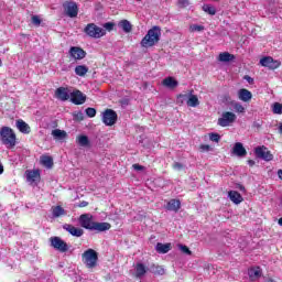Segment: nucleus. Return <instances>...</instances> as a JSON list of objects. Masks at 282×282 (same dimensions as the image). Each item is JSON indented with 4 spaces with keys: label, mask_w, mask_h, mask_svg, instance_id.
I'll return each mask as SVG.
<instances>
[{
    "label": "nucleus",
    "mask_w": 282,
    "mask_h": 282,
    "mask_svg": "<svg viewBox=\"0 0 282 282\" xmlns=\"http://www.w3.org/2000/svg\"><path fill=\"white\" fill-rule=\"evenodd\" d=\"M79 224L82 228H86V230H96L97 232H105L111 229V224L93 221L88 214H83L79 217Z\"/></svg>",
    "instance_id": "f257e3e1"
},
{
    "label": "nucleus",
    "mask_w": 282,
    "mask_h": 282,
    "mask_svg": "<svg viewBox=\"0 0 282 282\" xmlns=\"http://www.w3.org/2000/svg\"><path fill=\"white\" fill-rule=\"evenodd\" d=\"M0 140L7 149H14L17 147V134L10 127H2L0 129Z\"/></svg>",
    "instance_id": "f03ea898"
},
{
    "label": "nucleus",
    "mask_w": 282,
    "mask_h": 282,
    "mask_svg": "<svg viewBox=\"0 0 282 282\" xmlns=\"http://www.w3.org/2000/svg\"><path fill=\"white\" fill-rule=\"evenodd\" d=\"M160 36H162V30L160 29V26H153L148 31L145 36L142 39V47H153L155 43L160 42Z\"/></svg>",
    "instance_id": "7ed1b4c3"
},
{
    "label": "nucleus",
    "mask_w": 282,
    "mask_h": 282,
    "mask_svg": "<svg viewBox=\"0 0 282 282\" xmlns=\"http://www.w3.org/2000/svg\"><path fill=\"white\" fill-rule=\"evenodd\" d=\"M84 32L85 34H87V36H90V39H102V36L107 34V31H105V29L94 23L87 24L84 29Z\"/></svg>",
    "instance_id": "20e7f679"
},
{
    "label": "nucleus",
    "mask_w": 282,
    "mask_h": 282,
    "mask_svg": "<svg viewBox=\"0 0 282 282\" xmlns=\"http://www.w3.org/2000/svg\"><path fill=\"white\" fill-rule=\"evenodd\" d=\"M83 261L87 268H96L98 263V253L94 249H88L83 253Z\"/></svg>",
    "instance_id": "39448f33"
},
{
    "label": "nucleus",
    "mask_w": 282,
    "mask_h": 282,
    "mask_svg": "<svg viewBox=\"0 0 282 282\" xmlns=\"http://www.w3.org/2000/svg\"><path fill=\"white\" fill-rule=\"evenodd\" d=\"M64 14L69 19H76L78 17V4L74 1H66L63 3Z\"/></svg>",
    "instance_id": "423d86ee"
},
{
    "label": "nucleus",
    "mask_w": 282,
    "mask_h": 282,
    "mask_svg": "<svg viewBox=\"0 0 282 282\" xmlns=\"http://www.w3.org/2000/svg\"><path fill=\"white\" fill-rule=\"evenodd\" d=\"M102 122L106 127H113V124L118 122V113L112 109H107L102 112Z\"/></svg>",
    "instance_id": "0eeeda50"
},
{
    "label": "nucleus",
    "mask_w": 282,
    "mask_h": 282,
    "mask_svg": "<svg viewBox=\"0 0 282 282\" xmlns=\"http://www.w3.org/2000/svg\"><path fill=\"white\" fill-rule=\"evenodd\" d=\"M237 120V115L230 111L223 112L221 117L218 119L219 127H230Z\"/></svg>",
    "instance_id": "6e6552de"
},
{
    "label": "nucleus",
    "mask_w": 282,
    "mask_h": 282,
    "mask_svg": "<svg viewBox=\"0 0 282 282\" xmlns=\"http://www.w3.org/2000/svg\"><path fill=\"white\" fill-rule=\"evenodd\" d=\"M52 248L58 250V252H67L69 246L65 240H62L61 237H51L50 239Z\"/></svg>",
    "instance_id": "1a4fd4ad"
},
{
    "label": "nucleus",
    "mask_w": 282,
    "mask_h": 282,
    "mask_svg": "<svg viewBox=\"0 0 282 282\" xmlns=\"http://www.w3.org/2000/svg\"><path fill=\"white\" fill-rule=\"evenodd\" d=\"M256 158H259L260 160H264V162H271L273 159L272 153L265 148L264 145L262 147H257L254 149Z\"/></svg>",
    "instance_id": "9d476101"
},
{
    "label": "nucleus",
    "mask_w": 282,
    "mask_h": 282,
    "mask_svg": "<svg viewBox=\"0 0 282 282\" xmlns=\"http://www.w3.org/2000/svg\"><path fill=\"white\" fill-rule=\"evenodd\" d=\"M260 65L268 67V69H279L281 61L267 56L260 59Z\"/></svg>",
    "instance_id": "9b49d317"
},
{
    "label": "nucleus",
    "mask_w": 282,
    "mask_h": 282,
    "mask_svg": "<svg viewBox=\"0 0 282 282\" xmlns=\"http://www.w3.org/2000/svg\"><path fill=\"white\" fill-rule=\"evenodd\" d=\"M69 99L73 105H85L87 96H85L80 90H74L70 93Z\"/></svg>",
    "instance_id": "f8f14e48"
},
{
    "label": "nucleus",
    "mask_w": 282,
    "mask_h": 282,
    "mask_svg": "<svg viewBox=\"0 0 282 282\" xmlns=\"http://www.w3.org/2000/svg\"><path fill=\"white\" fill-rule=\"evenodd\" d=\"M69 56L74 58V61H83V58L87 56V53L78 46H73L69 48Z\"/></svg>",
    "instance_id": "ddd939ff"
},
{
    "label": "nucleus",
    "mask_w": 282,
    "mask_h": 282,
    "mask_svg": "<svg viewBox=\"0 0 282 282\" xmlns=\"http://www.w3.org/2000/svg\"><path fill=\"white\" fill-rule=\"evenodd\" d=\"M70 94L72 93H69V88L58 87L55 90V98H57V100H61L62 102H66V100H69Z\"/></svg>",
    "instance_id": "4468645a"
},
{
    "label": "nucleus",
    "mask_w": 282,
    "mask_h": 282,
    "mask_svg": "<svg viewBox=\"0 0 282 282\" xmlns=\"http://www.w3.org/2000/svg\"><path fill=\"white\" fill-rule=\"evenodd\" d=\"M26 175V182L29 184H36V182H39V180H41V172H39V170H28L25 172Z\"/></svg>",
    "instance_id": "2eb2a0df"
},
{
    "label": "nucleus",
    "mask_w": 282,
    "mask_h": 282,
    "mask_svg": "<svg viewBox=\"0 0 282 282\" xmlns=\"http://www.w3.org/2000/svg\"><path fill=\"white\" fill-rule=\"evenodd\" d=\"M232 155H237V158H246L248 155V151H246V148H243V143L241 142H236L232 151Z\"/></svg>",
    "instance_id": "dca6fc26"
},
{
    "label": "nucleus",
    "mask_w": 282,
    "mask_h": 282,
    "mask_svg": "<svg viewBox=\"0 0 282 282\" xmlns=\"http://www.w3.org/2000/svg\"><path fill=\"white\" fill-rule=\"evenodd\" d=\"M64 230H66V232H69V235H72L73 237H83L84 235V230L78 228V227H75L73 225H69V224H65L63 226Z\"/></svg>",
    "instance_id": "f3484780"
},
{
    "label": "nucleus",
    "mask_w": 282,
    "mask_h": 282,
    "mask_svg": "<svg viewBox=\"0 0 282 282\" xmlns=\"http://www.w3.org/2000/svg\"><path fill=\"white\" fill-rule=\"evenodd\" d=\"M238 98L242 102H250L252 100V93L246 88H241L238 90Z\"/></svg>",
    "instance_id": "a211bd4d"
},
{
    "label": "nucleus",
    "mask_w": 282,
    "mask_h": 282,
    "mask_svg": "<svg viewBox=\"0 0 282 282\" xmlns=\"http://www.w3.org/2000/svg\"><path fill=\"white\" fill-rule=\"evenodd\" d=\"M228 197L234 204H241V202H243V197L237 191H230Z\"/></svg>",
    "instance_id": "6ab92c4d"
},
{
    "label": "nucleus",
    "mask_w": 282,
    "mask_h": 282,
    "mask_svg": "<svg viewBox=\"0 0 282 282\" xmlns=\"http://www.w3.org/2000/svg\"><path fill=\"white\" fill-rule=\"evenodd\" d=\"M162 85L167 87V89H175L180 83H177V80L173 77H166L163 79Z\"/></svg>",
    "instance_id": "aec40b11"
},
{
    "label": "nucleus",
    "mask_w": 282,
    "mask_h": 282,
    "mask_svg": "<svg viewBox=\"0 0 282 282\" xmlns=\"http://www.w3.org/2000/svg\"><path fill=\"white\" fill-rule=\"evenodd\" d=\"M118 28H120V30H122L126 34H129V32L133 30V26L131 25V22H129V20L119 21Z\"/></svg>",
    "instance_id": "412c9836"
},
{
    "label": "nucleus",
    "mask_w": 282,
    "mask_h": 282,
    "mask_svg": "<svg viewBox=\"0 0 282 282\" xmlns=\"http://www.w3.org/2000/svg\"><path fill=\"white\" fill-rule=\"evenodd\" d=\"M17 129H19V131L21 133H30L31 129H30V124L25 123V121H23V119H19L17 121Z\"/></svg>",
    "instance_id": "4be33fe9"
},
{
    "label": "nucleus",
    "mask_w": 282,
    "mask_h": 282,
    "mask_svg": "<svg viewBox=\"0 0 282 282\" xmlns=\"http://www.w3.org/2000/svg\"><path fill=\"white\" fill-rule=\"evenodd\" d=\"M182 206V203L177 199H171L167 205L166 209L172 210L173 213H177L180 210V207Z\"/></svg>",
    "instance_id": "5701e85b"
},
{
    "label": "nucleus",
    "mask_w": 282,
    "mask_h": 282,
    "mask_svg": "<svg viewBox=\"0 0 282 282\" xmlns=\"http://www.w3.org/2000/svg\"><path fill=\"white\" fill-rule=\"evenodd\" d=\"M51 135H53L54 140H65V138H67V132L65 130L55 129L52 130Z\"/></svg>",
    "instance_id": "b1692460"
},
{
    "label": "nucleus",
    "mask_w": 282,
    "mask_h": 282,
    "mask_svg": "<svg viewBox=\"0 0 282 282\" xmlns=\"http://www.w3.org/2000/svg\"><path fill=\"white\" fill-rule=\"evenodd\" d=\"M134 271H135V278L142 279V276L147 274V267H144V264L142 263H137Z\"/></svg>",
    "instance_id": "393cba45"
},
{
    "label": "nucleus",
    "mask_w": 282,
    "mask_h": 282,
    "mask_svg": "<svg viewBox=\"0 0 282 282\" xmlns=\"http://www.w3.org/2000/svg\"><path fill=\"white\" fill-rule=\"evenodd\" d=\"M156 252L159 254H166L171 250V243H161L159 242L155 247Z\"/></svg>",
    "instance_id": "a878e982"
},
{
    "label": "nucleus",
    "mask_w": 282,
    "mask_h": 282,
    "mask_svg": "<svg viewBox=\"0 0 282 282\" xmlns=\"http://www.w3.org/2000/svg\"><path fill=\"white\" fill-rule=\"evenodd\" d=\"M218 61H220V63H230V61H235V55L228 52H223L219 54Z\"/></svg>",
    "instance_id": "bb28decb"
},
{
    "label": "nucleus",
    "mask_w": 282,
    "mask_h": 282,
    "mask_svg": "<svg viewBox=\"0 0 282 282\" xmlns=\"http://www.w3.org/2000/svg\"><path fill=\"white\" fill-rule=\"evenodd\" d=\"M52 215L54 219H57V217H63V215H67L65 209L61 206H54L52 207Z\"/></svg>",
    "instance_id": "cd10ccee"
},
{
    "label": "nucleus",
    "mask_w": 282,
    "mask_h": 282,
    "mask_svg": "<svg viewBox=\"0 0 282 282\" xmlns=\"http://www.w3.org/2000/svg\"><path fill=\"white\" fill-rule=\"evenodd\" d=\"M191 94H193V90H191L189 93L186 94H181L177 96L176 102L178 105H184L186 102V105L188 104V98H191Z\"/></svg>",
    "instance_id": "c85d7f7f"
},
{
    "label": "nucleus",
    "mask_w": 282,
    "mask_h": 282,
    "mask_svg": "<svg viewBox=\"0 0 282 282\" xmlns=\"http://www.w3.org/2000/svg\"><path fill=\"white\" fill-rule=\"evenodd\" d=\"M77 144L79 147H89V137L85 134H79L76 139Z\"/></svg>",
    "instance_id": "c756f323"
},
{
    "label": "nucleus",
    "mask_w": 282,
    "mask_h": 282,
    "mask_svg": "<svg viewBox=\"0 0 282 282\" xmlns=\"http://www.w3.org/2000/svg\"><path fill=\"white\" fill-rule=\"evenodd\" d=\"M87 72H89V68L85 65H78L75 67V74L76 76H86Z\"/></svg>",
    "instance_id": "7c9ffc66"
},
{
    "label": "nucleus",
    "mask_w": 282,
    "mask_h": 282,
    "mask_svg": "<svg viewBox=\"0 0 282 282\" xmlns=\"http://www.w3.org/2000/svg\"><path fill=\"white\" fill-rule=\"evenodd\" d=\"M41 164H43V166H45L46 169H52V166H54V160L52 159V156H42Z\"/></svg>",
    "instance_id": "2f4dec72"
},
{
    "label": "nucleus",
    "mask_w": 282,
    "mask_h": 282,
    "mask_svg": "<svg viewBox=\"0 0 282 282\" xmlns=\"http://www.w3.org/2000/svg\"><path fill=\"white\" fill-rule=\"evenodd\" d=\"M199 105V98H197L196 95H193V93L189 95V98L187 99V107H198Z\"/></svg>",
    "instance_id": "473e14b6"
},
{
    "label": "nucleus",
    "mask_w": 282,
    "mask_h": 282,
    "mask_svg": "<svg viewBox=\"0 0 282 282\" xmlns=\"http://www.w3.org/2000/svg\"><path fill=\"white\" fill-rule=\"evenodd\" d=\"M249 276L250 279H260L261 276V268L253 267L249 270Z\"/></svg>",
    "instance_id": "72a5a7b5"
},
{
    "label": "nucleus",
    "mask_w": 282,
    "mask_h": 282,
    "mask_svg": "<svg viewBox=\"0 0 282 282\" xmlns=\"http://www.w3.org/2000/svg\"><path fill=\"white\" fill-rule=\"evenodd\" d=\"M151 272L153 273V274H159L160 276H162L163 274H164V268H162L161 265H152L151 267Z\"/></svg>",
    "instance_id": "f704fd0d"
},
{
    "label": "nucleus",
    "mask_w": 282,
    "mask_h": 282,
    "mask_svg": "<svg viewBox=\"0 0 282 282\" xmlns=\"http://www.w3.org/2000/svg\"><path fill=\"white\" fill-rule=\"evenodd\" d=\"M204 12H207V14H210L212 17H214V14H217V10L215 9V7L210 6V4H205L203 7Z\"/></svg>",
    "instance_id": "c9c22d12"
},
{
    "label": "nucleus",
    "mask_w": 282,
    "mask_h": 282,
    "mask_svg": "<svg viewBox=\"0 0 282 282\" xmlns=\"http://www.w3.org/2000/svg\"><path fill=\"white\" fill-rule=\"evenodd\" d=\"M272 112L278 115V116H282V104L274 102L273 106H272Z\"/></svg>",
    "instance_id": "e433bc0d"
},
{
    "label": "nucleus",
    "mask_w": 282,
    "mask_h": 282,
    "mask_svg": "<svg viewBox=\"0 0 282 282\" xmlns=\"http://www.w3.org/2000/svg\"><path fill=\"white\" fill-rule=\"evenodd\" d=\"M189 32H204V25L192 24L189 26Z\"/></svg>",
    "instance_id": "4c0bfd02"
},
{
    "label": "nucleus",
    "mask_w": 282,
    "mask_h": 282,
    "mask_svg": "<svg viewBox=\"0 0 282 282\" xmlns=\"http://www.w3.org/2000/svg\"><path fill=\"white\" fill-rule=\"evenodd\" d=\"M234 109H235V111H237V113L246 112V108L239 102L234 104Z\"/></svg>",
    "instance_id": "58836bf2"
},
{
    "label": "nucleus",
    "mask_w": 282,
    "mask_h": 282,
    "mask_svg": "<svg viewBox=\"0 0 282 282\" xmlns=\"http://www.w3.org/2000/svg\"><path fill=\"white\" fill-rule=\"evenodd\" d=\"M31 21H32L33 25H36V28H39V25H41V18L39 15H32Z\"/></svg>",
    "instance_id": "ea45409f"
},
{
    "label": "nucleus",
    "mask_w": 282,
    "mask_h": 282,
    "mask_svg": "<svg viewBox=\"0 0 282 282\" xmlns=\"http://www.w3.org/2000/svg\"><path fill=\"white\" fill-rule=\"evenodd\" d=\"M86 115L88 118H96V109L95 108H87L86 109Z\"/></svg>",
    "instance_id": "a19ab883"
},
{
    "label": "nucleus",
    "mask_w": 282,
    "mask_h": 282,
    "mask_svg": "<svg viewBox=\"0 0 282 282\" xmlns=\"http://www.w3.org/2000/svg\"><path fill=\"white\" fill-rule=\"evenodd\" d=\"M209 140L212 142H219V140H221V137L218 133H210L209 134Z\"/></svg>",
    "instance_id": "79ce46f5"
},
{
    "label": "nucleus",
    "mask_w": 282,
    "mask_h": 282,
    "mask_svg": "<svg viewBox=\"0 0 282 282\" xmlns=\"http://www.w3.org/2000/svg\"><path fill=\"white\" fill-rule=\"evenodd\" d=\"M180 250L184 253V254H191V249H188V247L184 246V245H180Z\"/></svg>",
    "instance_id": "37998d69"
},
{
    "label": "nucleus",
    "mask_w": 282,
    "mask_h": 282,
    "mask_svg": "<svg viewBox=\"0 0 282 282\" xmlns=\"http://www.w3.org/2000/svg\"><path fill=\"white\" fill-rule=\"evenodd\" d=\"M178 6L180 8H187L188 0H178Z\"/></svg>",
    "instance_id": "c03bdc74"
},
{
    "label": "nucleus",
    "mask_w": 282,
    "mask_h": 282,
    "mask_svg": "<svg viewBox=\"0 0 282 282\" xmlns=\"http://www.w3.org/2000/svg\"><path fill=\"white\" fill-rule=\"evenodd\" d=\"M173 169H175L176 171H182V169H184V165H182V163H174L173 164Z\"/></svg>",
    "instance_id": "a18cd8bd"
},
{
    "label": "nucleus",
    "mask_w": 282,
    "mask_h": 282,
    "mask_svg": "<svg viewBox=\"0 0 282 282\" xmlns=\"http://www.w3.org/2000/svg\"><path fill=\"white\" fill-rule=\"evenodd\" d=\"M132 169H134V171H144V166H142L140 164H133Z\"/></svg>",
    "instance_id": "49530a36"
},
{
    "label": "nucleus",
    "mask_w": 282,
    "mask_h": 282,
    "mask_svg": "<svg viewBox=\"0 0 282 282\" xmlns=\"http://www.w3.org/2000/svg\"><path fill=\"white\" fill-rule=\"evenodd\" d=\"M243 79L247 80V83H249V85H252V83H254V79L252 77L248 76V75H246L243 77Z\"/></svg>",
    "instance_id": "de8ad7c7"
},
{
    "label": "nucleus",
    "mask_w": 282,
    "mask_h": 282,
    "mask_svg": "<svg viewBox=\"0 0 282 282\" xmlns=\"http://www.w3.org/2000/svg\"><path fill=\"white\" fill-rule=\"evenodd\" d=\"M200 151H210V145H208V144H202V145H200Z\"/></svg>",
    "instance_id": "09e8293b"
},
{
    "label": "nucleus",
    "mask_w": 282,
    "mask_h": 282,
    "mask_svg": "<svg viewBox=\"0 0 282 282\" xmlns=\"http://www.w3.org/2000/svg\"><path fill=\"white\" fill-rule=\"evenodd\" d=\"M105 28H106V30L111 31V30H113V23L108 22V23L105 24Z\"/></svg>",
    "instance_id": "8fccbe9b"
},
{
    "label": "nucleus",
    "mask_w": 282,
    "mask_h": 282,
    "mask_svg": "<svg viewBox=\"0 0 282 282\" xmlns=\"http://www.w3.org/2000/svg\"><path fill=\"white\" fill-rule=\"evenodd\" d=\"M83 118H84L83 112H78V113L76 115V119H77V120H83Z\"/></svg>",
    "instance_id": "3c124183"
},
{
    "label": "nucleus",
    "mask_w": 282,
    "mask_h": 282,
    "mask_svg": "<svg viewBox=\"0 0 282 282\" xmlns=\"http://www.w3.org/2000/svg\"><path fill=\"white\" fill-rule=\"evenodd\" d=\"M248 164H249V166H254L256 162H254V160H249Z\"/></svg>",
    "instance_id": "603ef678"
},
{
    "label": "nucleus",
    "mask_w": 282,
    "mask_h": 282,
    "mask_svg": "<svg viewBox=\"0 0 282 282\" xmlns=\"http://www.w3.org/2000/svg\"><path fill=\"white\" fill-rule=\"evenodd\" d=\"M0 175H3V164L0 163Z\"/></svg>",
    "instance_id": "864d4df0"
},
{
    "label": "nucleus",
    "mask_w": 282,
    "mask_h": 282,
    "mask_svg": "<svg viewBox=\"0 0 282 282\" xmlns=\"http://www.w3.org/2000/svg\"><path fill=\"white\" fill-rule=\"evenodd\" d=\"M278 175H279L280 180H282V170L278 171Z\"/></svg>",
    "instance_id": "5fc2aeb1"
},
{
    "label": "nucleus",
    "mask_w": 282,
    "mask_h": 282,
    "mask_svg": "<svg viewBox=\"0 0 282 282\" xmlns=\"http://www.w3.org/2000/svg\"><path fill=\"white\" fill-rule=\"evenodd\" d=\"M80 206H82V208H84L85 206H87V202H83V203L80 204Z\"/></svg>",
    "instance_id": "6e6d98bb"
},
{
    "label": "nucleus",
    "mask_w": 282,
    "mask_h": 282,
    "mask_svg": "<svg viewBox=\"0 0 282 282\" xmlns=\"http://www.w3.org/2000/svg\"><path fill=\"white\" fill-rule=\"evenodd\" d=\"M278 224L279 226H282V218L279 219Z\"/></svg>",
    "instance_id": "4d7b16f0"
},
{
    "label": "nucleus",
    "mask_w": 282,
    "mask_h": 282,
    "mask_svg": "<svg viewBox=\"0 0 282 282\" xmlns=\"http://www.w3.org/2000/svg\"><path fill=\"white\" fill-rule=\"evenodd\" d=\"M2 63H1V59H0V67H1Z\"/></svg>",
    "instance_id": "13d9d810"
}]
</instances>
